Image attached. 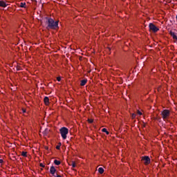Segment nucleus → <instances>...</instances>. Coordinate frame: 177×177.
I'll return each mask as SVG.
<instances>
[{
  "mask_svg": "<svg viewBox=\"0 0 177 177\" xmlns=\"http://www.w3.org/2000/svg\"><path fill=\"white\" fill-rule=\"evenodd\" d=\"M45 20L47 30H56V28H59V21H55L53 19L48 17H46Z\"/></svg>",
  "mask_w": 177,
  "mask_h": 177,
  "instance_id": "obj_1",
  "label": "nucleus"
},
{
  "mask_svg": "<svg viewBox=\"0 0 177 177\" xmlns=\"http://www.w3.org/2000/svg\"><path fill=\"white\" fill-rule=\"evenodd\" d=\"M53 177H62V176L56 174L55 176H53Z\"/></svg>",
  "mask_w": 177,
  "mask_h": 177,
  "instance_id": "obj_21",
  "label": "nucleus"
},
{
  "mask_svg": "<svg viewBox=\"0 0 177 177\" xmlns=\"http://www.w3.org/2000/svg\"><path fill=\"white\" fill-rule=\"evenodd\" d=\"M88 122L92 124L93 122V119H88Z\"/></svg>",
  "mask_w": 177,
  "mask_h": 177,
  "instance_id": "obj_16",
  "label": "nucleus"
},
{
  "mask_svg": "<svg viewBox=\"0 0 177 177\" xmlns=\"http://www.w3.org/2000/svg\"><path fill=\"white\" fill-rule=\"evenodd\" d=\"M0 6L1 8H6V6H8V4H6V3H5V1H0Z\"/></svg>",
  "mask_w": 177,
  "mask_h": 177,
  "instance_id": "obj_8",
  "label": "nucleus"
},
{
  "mask_svg": "<svg viewBox=\"0 0 177 177\" xmlns=\"http://www.w3.org/2000/svg\"><path fill=\"white\" fill-rule=\"evenodd\" d=\"M23 113H26V109H22Z\"/></svg>",
  "mask_w": 177,
  "mask_h": 177,
  "instance_id": "obj_24",
  "label": "nucleus"
},
{
  "mask_svg": "<svg viewBox=\"0 0 177 177\" xmlns=\"http://www.w3.org/2000/svg\"><path fill=\"white\" fill-rule=\"evenodd\" d=\"M98 172L101 174H103V172H104V169H103V167H99Z\"/></svg>",
  "mask_w": 177,
  "mask_h": 177,
  "instance_id": "obj_13",
  "label": "nucleus"
},
{
  "mask_svg": "<svg viewBox=\"0 0 177 177\" xmlns=\"http://www.w3.org/2000/svg\"><path fill=\"white\" fill-rule=\"evenodd\" d=\"M40 167L41 168H45V165H44V164H42V163H40Z\"/></svg>",
  "mask_w": 177,
  "mask_h": 177,
  "instance_id": "obj_22",
  "label": "nucleus"
},
{
  "mask_svg": "<svg viewBox=\"0 0 177 177\" xmlns=\"http://www.w3.org/2000/svg\"><path fill=\"white\" fill-rule=\"evenodd\" d=\"M59 146H62V142H59Z\"/></svg>",
  "mask_w": 177,
  "mask_h": 177,
  "instance_id": "obj_25",
  "label": "nucleus"
},
{
  "mask_svg": "<svg viewBox=\"0 0 177 177\" xmlns=\"http://www.w3.org/2000/svg\"><path fill=\"white\" fill-rule=\"evenodd\" d=\"M21 156H22L23 157H27V152H26V151H22V152H21Z\"/></svg>",
  "mask_w": 177,
  "mask_h": 177,
  "instance_id": "obj_14",
  "label": "nucleus"
},
{
  "mask_svg": "<svg viewBox=\"0 0 177 177\" xmlns=\"http://www.w3.org/2000/svg\"><path fill=\"white\" fill-rule=\"evenodd\" d=\"M44 102L46 106H48V104H49V97H45L44 100Z\"/></svg>",
  "mask_w": 177,
  "mask_h": 177,
  "instance_id": "obj_9",
  "label": "nucleus"
},
{
  "mask_svg": "<svg viewBox=\"0 0 177 177\" xmlns=\"http://www.w3.org/2000/svg\"><path fill=\"white\" fill-rule=\"evenodd\" d=\"M57 171V170L56 169V168H55V166H51L50 167V174H51V175H53V176H55Z\"/></svg>",
  "mask_w": 177,
  "mask_h": 177,
  "instance_id": "obj_6",
  "label": "nucleus"
},
{
  "mask_svg": "<svg viewBox=\"0 0 177 177\" xmlns=\"http://www.w3.org/2000/svg\"><path fill=\"white\" fill-rule=\"evenodd\" d=\"M19 8H24V9L27 8V4L26 3H20Z\"/></svg>",
  "mask_w": 177,
  "mask_h": 177,
  "instance_id": "obj_10",
  "label": "nucleus"
},
{
  "mask_svg": "<svg viewBox=\"0 0 177 177\" xmlns=\"http://www.w3.org/2000/svg\"><path fill=\"white\" fill-rule=\"evenodd\" d=\"M57 80L59 82H60V81H62V77H57Z\"/></svg>",
  "mask_w": 177,
  "mask_h": 177,
  "instance_id": "obj_18",
  "label": "nucleus"
},
{
  "mask_svg": "<svg viewBox=\"0 0 177 177\" xmlns=\"http://www.w3.org/2000/svg\"><path fill=\"white\" fill-rule=\"evenodd\" d=\"M59 132L61 133V136L62 138V139L66 140L67 139V135H68V129H67L66 127H62L59 129Z\"/></svg>",
  "mask_w": 177,
  "mask_h": 177,
  "instance_id": "obj_2",
  "label": "nucleus"
},
{
  "mask_svg": "<svg viewBox=\"0 0 177 177\" xmlns=\"http://www.w3.org/2000/svg\"><path fill=\"white\" fill-rule=\"evenodd\" d=\"M131 118H132L133 120L135 119V118H136V114L133 113V114L131 115Z\"/></svg>",
  "mask_w": 177,
  "mask_h": 177,
  "instance_id": "obj_17",
  "label": "nucleus"
},
{
  "mask_svg": "<svg viewBox=\"0 0 177 177\" xmlns=\"http://www.w3.org/2000/svg\"><path fill=\"white\" fill-rule=\"evenodd\" d=\"M142 161H144L145 165H149L150 162H151V160L150 159V157L146 156L142 157Z\"/></svg>",
  "mask_w": 177,
  "mask_h": 177,
  "instance_id": "obj_5",
  "label": "nucleus"
},
{
  "mask_svg": "<svg viewBox=\"0 0 177 177\" xmlns=\"http://www.w3.org/2000/svg\"><path fill=\"white\" fill-rule=\"evenodd\" d=\"M56 149L57 150H60V145H57Z\"/></svg>",
  "mask_w": 177,
  "mask_h": 177,
  "instance_id": "obj_20",
  "label": "nucleus"
},
{
  "mask_svg": "<svg viewBox=\"0 0 177 177\" xmlns=\"http://www.w3.org/2000/svg\"><path fill=\"white\" fill-rule=\"evenodd\" d=\"M71 165H72L73 168H75V167H76L75 162L72 161L71 162Z\"/></svg>",
  "mask_w": 177,
  "mask_h": 177,
  "instance_id": "obj_15",
  "label": "nucleus"
},
{
  "mask_svg": "<svg viewBox=\"0 0 177 177\" xmlns=\"http://www.w3.org/2000/svg\"><path fill=\"white\" fill-rule=\"evenodd\" d=\"M54 164L55 165H60L62 164V162H60V160H54Z\"/></svg>",
  "mask_w": 177,
  "mask_h": 177,
  "instance_id": "obj_11",
  "label": "nucleus"
},
{
  "mask_svg": "<svg viewBox=\"0 0 177 177\" xmlns=\"http://www.w3.org/2000/svg\"><path fill=\"white\" fill-rule=\"evenodd\" d=\"M150 31H153V32H157L160 29L154 25L153 23H150L149 25Z\"/></svg>",
  "mask_w": 177,
  "mask_h": 177,
  "instance_id": "obj_3",
  "label": "nucleus"
},
{
  "mask_svg": "<svg viewBox=\"0 0 177 177\" xmlns=\"http://www.w3.org/2000/svg\"><path fill=\"white\" fill-rule=\"evenodd\" d=\"M102 132H105V133H106V135L110 134V133L109 132V131H107V129H106V128L102 129Z\"/></svg>",
  "mask_w": 177,
  "mask_h": 177,
  "instance_id": "obj_12",
  "label": "nucleus"
},
{
  "mask_svg": "<svg viewBox=\"0 0 177 177\" xmlns=\"http://www.w3.org/2000/svg\"><path fill=\"white\" fill-rule=\"evenodd\" d=\"M86 82H88V80L86 79L81 80V83H80L81 86H85V85L86 84Z\"/></svg>",
  "mask_w": 177,
  "mask_h": 177,
  "instance_id": "obj_7",
  "label": "nucleus"
},
{
  "mask_svg": "<svg viewBox=\"0 0 177 177\" xmlns=\"http://www.w3.org/2000/svg\"><path fill=\"white\" fill-rule=\"evenodd\" d=\"M0 164H3V160L0 159Z\"/></svg>",
  "mask_w": 177,
  "mask_h": 177,
  "instance_id": "obj_23",
  "label": "nucleus"
},
{
  "mask_svg": "<svg viewBox=\"0 0 177 177\" xmlns=\"http://www.w3.org/2000/svg\"><path fill=\"white\" fill-rule=\"evenodd\" d=\"M0 158H1V155H0Z\"/></svg>",
  "mask_w": 177,
  "mask_h": 177,
  "instance_id": "obj_26",
  "label": "nucleus"
},
{
  "mask_svg": "<svg viewBox=\"0 0 177 177\" xmlns=\"http://www.w3.org/2000/svg\"><path fill=\"white\" fill-rule=\"evenodd\" d=\"M162 115V118L163 120H167V117H169V110L168 109H165L161 113Z\"/></svg>",
  "mask_w": 177,
  "mask_h": 177,
  "instance_id": "obj_4",
  "label": "nucleus"
},
{
  "mask_svg": "<svg viewBox=\"0 0 177 177\" xmlns=\"http://www.w3.org/2000/svg\"><path fill=\"white\" fill-rule=\"evenodd\" d=\"M137 114H138V115H142V113L140 112V111L138 110Z\"/></svg>",
  "mask_w": 177,
  "mask_h": 177,
  "instance_id": "obj_19",
  "label": "nucleus"
}]
</instances>
